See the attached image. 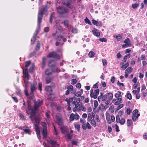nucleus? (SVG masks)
<instances>
[{"label":"nucleus","mask_w":147,"mask_h":147,"mask_svg":"<svg viewBox=\"0 0 147 147\" xmlns=\"http://www.w3.org/2000/svg\"><path fill=\"white\" fill-rule=\"evenodd\" d=\"M56 64V62L52 60H50L49 63L48 65L49 67H52L55 66Z\"/></svg>","instance_id":"obj_16"},{"label":"nucleus","mask_w":147,"mask_h":147,"mask_svg":"<svg viewBox=\"0 0 147 147\" xmlns=\"http://www.w3.org/2000/svg\"><path fill=\"white\" fill-rule=\"evenodd\" d=\"M122 99L121 98H117L116 100H115V102L114 105H119V104L121 102V100Z\"/></svg>","instance_id":"obj_19"},{"label":"nucleus","mask_w":147,"mask_h":147,"mask_svg":"<svg viewBox=\"0 0 147 147\" xmlns=\"http://www.w3.org/2000/svg\"><path fill=\"white\" fill-rule=\"evenodd\" d=\"M56 118L58 124L59 125H61L63 123V121L61 115L59 113L57 114L56 115Z\"/></svg>","instance_id":"obj_8"},{"label":"nucleus","mask_w":147,"mask_h":147,"mask_svg":"<svg viewBox=\"0 0 147 147\" xmlns=\"http://www.w3.org/2000/svg\"><path fill=\"white\" fill-rule=\"evenodd\" d=\"M67 89L69 91H71L73 90V87L72 85H70L67 87Z\"/></svg>","instance_id":"obj_46"},{"label":"nucleus","mask_w":147,"mask_h":147,"mask_svg":"<svg viewBox=\"0 0 147 147\" xmlns=\"http://www.w3.org/2000/svg\"><path fill=\"white\" fill-rule=\"evenodd\" d=\"M54 36L55 38L58 40L59 41L63 38V40L64 42H65L66 41V38H64L63 36L61 35L60 34L59 32H58L57 31Z\"/></svg>","instance_id":"obj_6"},{"label":"nucleus","mask_w":147,"mask_h":147,"mask_svg":"<svg viewBox=\"0 0 147 147\" xmlns=\"http://www.w3.org/2000/svg\"><path fill=\"white\" fill-rule=\"evenodd\" d=\"M125 122V120L124 118H121L120 120V121L118 123H120L121 125H123L124 124Z\"/></svg>","instance_id":"obj_32"},{"label":"nucleus","mask_w":147,"mask_h":147,"mask_svg":"<svg viewBox=\"0 0 147 147\" xmlns=\"http://www.w3.org/2000/svg\"><path fill=\"white\" fill-rule=\"evenodd\" d=\"M132 69L131 67H128L125 70V72L127 73H129L131 72Z\"/></svg>","instance_id":"obj_27"},{"label":"nucleus","mask_w":147,"mask_h":147,"mask_svg":"<svg viewBox=\"0 0 147 147\" xmlns=\"http://www.w3.org/2000/svg\"><path fill=\"white\" fill-rule=\"evenodd\" d=\"M92 115L90 113H89L88 115V121H90L92 118Z\"/></svg>","instance_id":"obj_43"},{"label":"nucleus","mask_w":147,"mask_h":147,"mask_svg":"<svg viewBox=\"0 0 147 147\" xmlns=\"http://www.w3.org/2000/svg\"><path fill=\"white\" fill-rule=\"evenodd\" d=\"M42 68H44L46 63V59L45 57L43 58Z\"/></svg>","instance_id":"obj_38"},{"label":"nucleus","mask_w":147,"mask_h":147,"mask_svg":"<svg viewBox=\"0 0 147 147\" xmlns=\"http://www.w3.org/2000/svg\"><path fill=\"white\" fill-rule=\"evenodd\" d=\"M63 23L64 25L65 26L68 27L69 24V21L67 20H64Z\"/></svg>","instance_id":"obj_22"},{"label":"nucleus","mask_w":147,"mask_h":147,"mask_svg":"<svg viewBox=\"0 0 147 147\" xmlns=\"http://www.w3.org/2000/svg\"><path fill=\"white\" fill-rule=\"evenodd\" d=\"M98 105V102L96 100H95L94 103V106L95 108H96Z\"/></svg>","instance_id":"obj_58"},{"label":"nucleus","mask_w":147,"mask_h":147,"mask_svg":"<svg viewBox=\"0 0 147 147\" xmlns=\"http://www.w3.org/2000/svg\"><path fill=\"white\" fill-rule=\"evenodd\" d=\"M91 125L95 127L96 125V124L95 121L94 119H92L91 121Z\"/></svg>","instance_id":"obj_30"},{"label":"nucleus","mask_w":147,"mask_h":147,"mask_svg":"<svg viewBox=\"0 0 147 147\" xmlns=\"http://www.w3.org/2000/svg\"><path fill=\"white\" fill-rule=\"evenodd\" d=\"M85 21L86 23H87L90 25H91V22L87 18H86L85 19Z\"/></svg>","instance_id":"obj_41"},{"label":"nucleus","mask_w":147,"mask_h":147,"mask_svg":"<svg viewBox=\"0 0 147 147\" xmlns=\"http://www.w3.org/2000/svg\"><path fill=\"white\" fill-rule=\"evenodd\" d=\"M38 87L39 90L40 91H41L42 90V84L40 82L38 83Z\"/></svg>","instance_id":"obj_59"},{"label":"nucleus","mask_w":147,"mask_h":147,"mask_svg":"<svg viewBox=\"0 0 147 147\" xmlns=\"http://www.w3.org/2000/svg\"><path fill=\"white\" fill-rule=\"evenodd\" d=\"M57 12L61 15H65L64 17L68 16V10L66 8L61 7H59L57 8Z\"/></svg>","instance_id":"obj_4"},{"label":"nucleus","mask_w":147,"mask_h":147,"mask_svg":"<svg viewBox=\"0 0 147 147\" xmlns=\"http://www.w3.org/2000/svg\"><path fill=\"white\" fill-rule=\"evenodd\" d=\"M114 37H115L116 38L117 41H120L122 38V36L120 34H118L117 35L113 36Z\"/></svg>","instance_id":"obj_21"},{"label":"nucleus","mask_w":147,"mask_h":147,"mask_svg":"<svg viewBox=\"0 0 147 147\" xmlns=\"http://www.w3.org/2000/svg\"><path fill=\"white\" fill-rule=\"evenodd\" d=\"M55 87V85L54 83H52L51 85L45 87V90L47 92H51L52 91V89Z\"/></svg>","instance_id":"obj_12"},{"label":"nucleus","mask_w":147,"mask_h":147,"mask_svg":"<svg viewBox=\"0 0 147 147\" xmlns=\"http://www.w3.org/2000/svg\"><path fill=\"white\" fill-rule=\"evenodd\" d=\"M116 121L117 123H118L120 121V118L119 117V115H117L116 117Z\"/></svg>","instance_id":"obj_50"},{"label":"nucleus","mask_w":147,"mask_h":147,"mask_svg":"<svg viewBox=\"0 0 147 147\" xmlns=\"http://www.w3.org/2000/svg\"><path fill=\"white\" fill-rule=\"evenodd\" d=\"M54 13H53L51 15V16L50 18V19H49V22L50 23H52V18H53V16L54 14Z\"/></svg>","instance_id":"obj_48"},{"label":"nucleus","mask_w":147,"mask_h":147,"mask_svg":"<svg viewBox=\"0 0 147 147\" xmlns=\"http://www.w3.org/2000/svg\"><path fill=\"white\" fill-rule=\"evenodd\" d=\"M111 120L112 122H113L115 120V117L113 115H112L111 116Z\"/></svg>","instance_id":"obj_64"},{"label":"nucleus","mask_w":147,"mask_h":147,"mask_svg":"<svg viewBox=\"0 0 147 147\" xmlns=\"http://www.w3.org/2000/svg\"><path fill=\"white\" fill-rule=\"evenodd\" d=\"M36 129L37 137L38 139L39 140H40L41 138V136H40V132L39 129L37 126H36Z\"/></svg>","instance_id":"obj_18"},{"label":"nucleus","mask_w":147,"mask_h":147,"mask_svg":"<svg viewBox=\"0 0 147 147\" xmlns=\"http://www.w3.org/2000/svg\"><path fill=\"white\" fill-rule=\"evenodd\" d=\"M74 114L73 113H71L70 116V121H72L74 120Z\"/></svg>","instance_id":"obj_37"},{"label":"nucleus","mask_w":147,"mask_h":147,"mask_svg":"<svg viewBox=\"0 0 147 147\" xmlns=\"http://www.w3.org/2000/svg\"><path fill=\"white\" fill-rule=\"evenodd\" d=\"M102 61L103 65H107V61L105 59H102Z\"/></svg>","instance_id":"obj_56"},{"label":"nucleus","mask_w":147,"mask_h":147,"mask_svg":"<svg viewBox=\"0 0 147 147\" xmlns=\"http://www.w3.org/2000/svg\"><path fill=\"white\" fill-rule=\"evenodd\" d=\"M129 65V63L128 62H127L124 65H122L121 68L122 69L125 70V69Z\"/></svg>","instance_id":"obj_24"},{"label":"nucleus","mask_w":147,"mask_h":147,"mask_svg":"<svg viewBox=\"0 0 147 147\" xmlns=\"http://www.w3.org/2000/svg\"><path fill=\"white\" fill-rule=\"evenodd\" d=\"M130 42L129 39L128 38L125 39L124 41V43L126 44L127 45H128L129 46L131 45V44L130 43Z\"/></svg>","instance_id":"obj_25"},{"label":"nucleus","mask_w":147,"mask_h":147,"mask_svg":"<svg viewBox=\"0 0 147 147\" xmlns=\"http://www.w3.org/2000/svg\"><path fill=\"white\" fill-rule=\"evenodd\" d=\"M61 130L62 132L64 134V133H65L66 132V131H65V127H61Z\"/></svg>","instance_id":"obj_54"},{"label":"nucleus","mask_w":147,"mask_h":147,"mask_svg":"<svg viewBox=\"0 0 147 147\" xmlns=\"http://www.w3.org/2000/svg\"><path fill=\"white\" fill-rule=\"evenodd\" d=\"M99 40L100 41L102 42H107V40L106 38H100L99 39Z\"/></svg>","instance_id":"obj_52"},{"label":"nucleus","mask_w":147,"mask_h":147,"mask_svg":"<svg viewBox=\"0 0 147 147\" xmlns=\"http://www.w3.org/2000/svg\"><path fill=\"white\" fill-rule=\"evenodd\" d=\"M42 134L44 138H46L47 136V125L46 124L43 125Z\"/></svg>","instance_id":"obj_10"},{"label":"nucleus","mask_w":147,"mask_h":147,"mask_svg":"<svg viewBox=\"0 0 147 147\" xmlns=\"http://www.w3.org/2000/svg\"><path fill=\"white\" fill-rule=\"evenodd\" d=\"M107 95V100H111L113 97V94L111 93H108L106 94Z\"/></svg>","instance_id":"obj_17"},{"label":"nucleus","mask_w":147,"mask_h":147,"mask_svg":"<svg viewBox=\"0 0 147 147\" xmlns=\"http://www.w3.org/2000/svg\"><path fill=\"white\" fill-rule=\"evenodd\" d=\"M82 128L83 129L86 130L87 128V126L86 125V124L85 123L84 124H82Z\"/></svg>","instance_id":"obj_57"},{"label":"nucleus","mask_w":147,"mask_h":147,"mask_svg":"<svg viewBox=\"0 0 147 147\" xmlns=\"http://www.w3.org/2000/svg\"><path fill=\"white\" fill-rule=\"evenodd\" d=\"M23 73L25 78H27L28 79L30 78V76L28 74V69L27 68L25 69H23Z\"/></svg>","instance_id":"obj_15"},{"label":"nucleus","mask_w":147,"mask_h":147,"mask_svg":"<svg viewBox=\"0 0 147 147\" xmlns=\"http://www.w3.org/2000/svg\"><path fill=\"white\" fill-rule=\"evenodd\" d=\"M23 130L26 133L30 134V131L29 129H23Z\"/></svg>","instance_id":"obj_63"},{"label":"nucleus","mask_w":147,"mask_h":147,"mask_svg":"<svg viewBox=\"0 0 147 147\" xmlns=\"http://www.w3.org/2000/svg\"><path fill=\"white\" fill-rule=\"evenodd\" d=\"M42 99H38L37 101H34V106L33 108L32 109L30 105L28 104V107L26 109L27 113L30 115V118L31 119L32 123L34 124L35 123L36 124L39 123L40 121V118L35 116L36 111L38 109L39 106L42 105ZM35 125V124H34Z\"/></svg>","instance_id":"obj_1"},{"label":"nucleus","mask_w":147,"mask_h":147,"mask_svg":"<svg viewBox=\"0 0 147 147\" xmlns=\"http://www.w3.org/2000/svg\"><path fill=\"white\" fill-rule=\"evenodd\" d=\"M31 63V61H26L25 62V67L26 68H28L30 65Z\"/></svg>","instance_id":"obj_29"},{"label":"nucleus","mask_w":147,"mask_h":147,"mask_svg":"<svg viewBox=\"0 0 147 147\" xmlns=\"http://www.w3.org/2000/svg\"><path fill=\"white\" fill-rule=\"evenodd\" d=\"M48 57H53L59 59V55L57 54L55 52H52L49 53L47 55Z\"/></svg>","instance_id":"obj_11"},{"label":"nucleus","mask_w":147,"mask_h":147,"mask_svg":"<svg viewBox=\"0 0 147 147\" xmlns=\"http://www.w3.org/2000/svg\"><path fill=\"white\" fill-rule=\"evenodd\" d=\"M66 1H68L67 2H65V1H64V4L65 5H66L68 7L70 8V1L69 0H66Z\"/></svg>","instance_id":"obj_28"},{"label":"nucleus","mask_w":147,"mask_h":147,"mask_svg":"<svg viewBox=\"0 0 147 147\" xmlns=\"http://www.w3.org/2000/svg\"><path fill=\"white\" fill-rule=\"evenodd\" d=\"M56 70L54 71L51 69H47L45 71V74L46 75H49L51 74L53 72L57 71V68H55Z\"/></svg>","instance_id":"obj_13"},{"label":"nucleus","mask_w":147,"mask_h":147,"mask_svg":"<svg viewBox=\"0 0 147 147\" xmlns=\"http://www.w3.org/2000/svg\"><path fill=\"white\" fill-rule=\"evenodd\" d=\"M51 78L49 77H48L46 78V83L47 84H49L51 82Z\"/></svg>","instance_id":"obj_39"},{"label":"nucleus","mask_w":147,"mask_h":147,"mask_svg":"<svg viewBox=\"0 0 147 147\" xmlns=\"http://www.w3.org/2000/svg\"><path fill=\"white\" fill-rule=\"evenodd\" d=\"M48 147H58L59 146L56 142L53 140L49 138L47 139ZM43 145L45 147H47V145L45 142L43 143Z\"/></svg>","instance_id":"obj_3"},{"label":"nucleus","mask_w":147,"mask_h":147,"mask_svg":"<svg viewBox=\"0 0 147 147\" xmlns=\"http://www.w3.org/2000/svg\"><path fill=\"white\" fill-rule=\"evenodd\" d=\"M92 22L93 24L96 26H98L99 24L98 22L94 20H92Z\"/></svg>","instance_id":"obj_36"},{"label":"nucleus","mask_w":147,"mask_h":147,"mask_svg":"<svg viewBox=\"0 0 147 147\" xmlns=\"http://www.w3.org/2000/svg\"><path fill=\"white\" fill-rule=\"evenodd\" d=\"M127 98L130 100L132 99L131 95L130 93H127Z\"/></svg>","instance_id":"obj_49"},{"label":"nucleus","mask_w":147,"mask_h":147,"mask_svg":"<svg viewBox=\"0 0 147 147\" xmlns=\"http://www.w3.org/2000/svg\"><path fill=\"white\" fill-rule=\"evenodd\" d=\"M72 135L70 133L68 134L67 135V137L68 139L70 140L71 139L72 137Z\"/></svg>","instance_id":"obj_42"},{"label":"nucleus","mask_w":147,"mask_h":147,"mask_svg":"<svg viewBox=\"0 0 147 147\" xmlns=\"http://www.w3.org/2000/svg\"><path fill=\"white\" fill-rule=\"evenodd\" d=\"M40 47V43L39 42H38L36 45V50H38Z\"/></svg>","instance_id":"obj_44"},{"label":"nucleus","mask_w":147,"mask_h":147,"mask_svg":"<svg viewBox=\"0 0 147 147\" xmlns=\"http://www.w3.org/2000/svg\"><path fill=\"white\" fill-rule=\"evenodd\" d=\"M75 95L77 97H79L81 95V94L80 92L78 91L75 94Z\"/></svg>","instance_id":"obj_47"},{"label":"nucleus","mask_w":147,"mask_h":147,"mask_svg":"<svg viewBox=\"0 0 147 147\" xmlns=\"http://www.w3.org/2000/svg\"><path fill=\"white\" fill-rule=\"evenodd\" d=\"M56 28H57V29H56V32L57 31V32H59V33H60V32L62 30V27L61 26H57Z\"/></svg>","instance_id":"obj_23"},{"label":"nucleus","mask_w":147,"mask_h":147,"mask_svg":"<svg viewBox=\"0 0 147 147\" xmlns=\"http://www.w3.org/2000/svg\"><path fill=\"white\" fill-rule=\"evenodd\" d=\"M74 116L75 119L77 120H78L80 118L79 115L77 113L74 114Z\"/></svg>","instance_id":"obj_45"},{"label":"nucleus","mask_w":147,"mask_h":147,"mask_svg":"<svg viewBox=\"0 0 147 147\" xmlns=\"http://www.w3.org/2000/svg\"><path fill=\"white\" fill-rule=\"evenodd\" d=\"M115 96L116 98H120V97H122L121 95V92L119 91H118L117 93L115 94Z\"/></svg>","instance_id":"obj_26"},{"label":"nucleus","mask_w":147,"mask_h":147,"mask_svg":"<svg viewBox=\"0 0 147 147\" xmlns=\"http://www.w3.org/2000/svg\"><path fill=\"white\" fill-rule=\"evenodd\" d=\"M34 67V65H33L32 66L30 67L29 68V71L30 72H32L33 70Z\"/></svg>","instance_id":"obj_61"},{"label":"nucleus","mask_w":147,"mask_h":147,"mask_svg":"<svg viewBox=\"0 0 147 147\" xmlns=\"http://www.w3.org/2000/svg\"><path fill=\"white\" fill-rule=\"evenodd\" d=\"M77 82V80L76 79H72L71 80V83L72 84H75Z\"/></svg>","instance_id":"obj_51"},{"label":"nucleus","mask_w":147,"mask_h":147,"mask_svg":"<svg viewBox=\"0 0 147 147\" xmlns=\"http://www.w3.org/2000/svg\"><path fill=\"white\" fill-rule=\"evenodd\" d=\"M72 32L74 33H77L78 30L76 28H74L72 29Z\"/></svg>","instance_id":"obj_53"},{"label":"nucleus","mask_w":147,"mask_h":147,"mask_svg":"<svg viewBox=\"0 0 147 147\" xmlns=\"http://www.w3.org/2000/svg\"><path fill=\"white\" fill-rule=\"evenodd\" d=\"M86 124L87 127L88 129H90L91 128V126L90 125L89 123L87 122Z\"/></svg>","instance_id":"obj_62"},{"label":"nucleus","mask_w":147,"mask_h":147,"mask_svg":"<svg viewBox=\"0 0 147 147\" xmlns=\"http://www.w3.org/2000/svg\"><path fill=\"white\" fill-rule=\"evenodd\" d=\"M78 111L82 110L83 111H85L86 110V109L84 106H80L78 108Z\"/></svg>","instance_id":"obj_20"},{"label":"nucleus","mask_w":147,"mask_h":147,"mask_svg":"<svg viewBox=\"0 0 147 147\" xmlns=\"http://www.w3.org/2000/svg\"><path fill=\"white\" fill-rule=\"evenodd\" d=\"M106 96L107 95H106V94H105L102 96V101H106L107 100V98Z\"/></svg>","instance_id":"obj_40"},{"label":"nucleus","mask_w":147,"mask_h":147,"mask_svg":"<svg viewBox=\"0 0 147 147\" xmlns=\"http://www.w3.org/2000/svg\"><path fill=\"white\" fill-rule=\"evenodd\" d=\"M139 5V4L138 3L134 4H132V7L133 8L135 9L138 7Z\"/></svg>","instance_id":"obj_35"},{"label":"nucleus","mask_w":147,"mask_h":147,"mask_svg":"<svg viewBox=\"0 0 147 147\" xmlns=\"http://www.w3.org/2000/svg\"><path fill=\"white\" fill-rule=\"evenodd\" d=\"M99 89H97L95 90L94 92H93V90L91 89L90 90V96L91 98L93 97L94 99H96L98 95L99 94Z\"/></svg>","instance_id":"obj_5"},{"label":"nucleus","mask_w":147,"mask_h":147,"mask_svg":"<svg viewBox=\"0 0 147 147\" xmlns=\"http://www.w3.org/2000/svg\"><path fill=\"white\" fill-rule=\"evenodd\" d=\"M127 126H130L132 124V120L131 119H128L127 120Z\"/></svg>","instance_id":"obj_31"},{"label":"nucleus","mask_w":147,"mask_h":147,"mask_svg":"<svg viewBox=\"0 0 147 147\" xmlns=\"http://www.w3.org/2000/svg\"><path fill=\"white\" fill-rule=\"evenodd\" d=\"M94 53L93 51H90L88 53V56L90 57H93L94 55Z\"/></svg>","instance_id":"obj_33"},{"label":"nucleus","mask_w":147,"mask_h":147,"mask_svg":"<svg viewBox=\"0 0 147 147\" xmlns=\"http://www.w3.org/2000/svg\"><path fill=\"white\" fill-rule=\"evenodd\" d=\"M92 32L93 34L95 36L98 37L100 36V34L98 30L94 28L92 30Z\"/></svg>","instance_id":"obj_14"},{"label":"nucleus","mask_w":147,"mask_h":147,"mask_svg":"<svg viewBox=\"0 0 147 147\" xmlns=\"http://www.w3.org/2000/svg\"><path fill=\"white\" fill-rule=\"evenodd\" d=\"M140 116V114L138 113V110L137 109L133 111V114L132 116V119L133 121H135Z\"/></svg>","instance_id":"obj_9"},{"label":"nucleus","mask_w":147,"mask_h":147,"mask_svg":"<svg viewBox=\"0 0 147 147\" xmlns=\"http://www.w3.org/2000/svg\"><path fill=\"white\" fill-rule=\"evenodd\" d=\"M123 107V104H121L119 105L117 107V110H119L121 108H122Z\"/></svg>","instance_id":"obj_60"},{"label":"nucleus","mask_w":147,"mask_h":147,"mask_svg":"<svg viewBox=\"0 0 147 147\" xmlns=\"http://www.w3.org/2000/svg\"><path fill=\"white\" fill-rule=\"evenodd\" d=\"M48 7L47 6H42L41 10L39 11L38 19V28L35 31L32 38L31 40V44L33 43L36 40V36L40 30V23L42 22L43 14L47 12Z\"/></svg>","instance_id":"obj_2"},{"label":"nucleus","mask_w":147,"mask_h":147,"mask_svg":"<svg viewBox=\"0 0 147 147\" xmlns=\"http://www.w3.org/2000/svg\"><path fill=\"white\" fill-rule=\"evenodd\" d=\"M80 123L82 124H84L86 122V120L84 119H83L82 118H81L80 119Z\"/></svg>","instance_id":"obj_55"},{"label":"nucleus","mask_w":147,"mask_h":147,"mask_svg":"<svg viewBox=\"0 0 147 147\" xmlns=\"http://www.w3.org/2000/svg\"><path fill=\"white\" fill-rule=\"evenodd\" d=\"M74 126L75 128L77 129V130L79 131L80 130V125L79 124H75Z\"/></svg>","instance_id":"obj_34"},{"label":"nucleus","mask_w":147,"mask_h":147,"mask_svg":"<svg viewBox=\"0 0 147 147\" xmlns=\"http://www.w3.org/2000/svg\"><path fill=\"white\" fill-rule=\"evenodd\" d=\"M37 85V83L35 82H33L31 84V92L30 93V96L31 98H32L33 96V92L36 89Z\"/></svg>","instance_id":"obj_7"}]
</instances>
